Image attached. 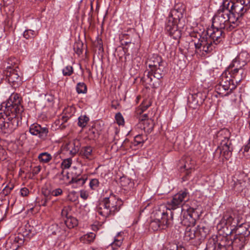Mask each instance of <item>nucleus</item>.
<instances>
[{
  "mask_svg": "<svg viewBox=\"0 0 250 250\" xmlns=\"http://www.w3.org/2000/svg\"><path fill=\"white\" fill-rule=\"evenodd\" d=\"M81 153L86 159H90L92 154V148L90 146H84L82 148Z\"/></svg>",
  "mask_w": 250,
  "mask_h": 250,
  "instance_id": "e433bc0d",
  "label": "nucleus"
},
{
  "mask_svg": "<svg viewBox=\"0 0 250 250\" xmlns=\"http://www.w3.org/2000/svg\"><path fill=\"white\" fill-rule=\"evenodd\" d=\"M235 6L241 9L239 13L243 18L250 8V0H223L218 10L232 15Z\"/></svg>",
  "mask_w": 250,
  "mask_h": 250,
  "instance_id": "6e6552de",
  "label": "nucleus"
},
{
  "mask_svg": "<svg viewBox=\"0 0 250 250\" xmlns=\"http://www.w3.org/2000/svg\"><path fill=\"white\" fill-rule=\"evenodd\" d=\"M201 95L202 93L200 92L190 94L188 96V101L189 102L193 103L194 105H199L203 102Z\"/></svg>",
  "mask_w": 250,
  "mask_h": 250,
  "instance_id": "cd10ccee",
  "label": "nucleus"
},
{
  "mask_svg": "<svg viewBox=\"0 0 250 250\" xmlns=\"http://www.w3.org/2000/svg\"><path fill=\"white\" fill-rule=\"evenodd\" d=\"M24 243L22 235H12L9 237L6 242V247L10 250H17Z\"/></svg>",
  "mask_w": 250,
  "mask_h": 250,
  "instance_id": "a211bd4d",
  "label": "nucleus"
},
{
  "mask_svg": "<svg viewBox=\"0 0 250 250\" xmlns=\"http://www.w3.org/2000/svg\"><path fill=\"white\" fill-rule=\"evenodd\" d=\"M165 206H160L155 213V218L149 223V229L153 231L159 229H166L172 223L173 213L171 212V216H168V212L165 210Z\"/></svg>",
  "mask_w": 250,
  "mask_h": 250,
  "instance_id": "0eeeda50",
  "label": "nucleus"
},
{
  "mask_svg": "<svg viewBox=\"0 0 250 250\" xmlns=\"http://www.w3.org/2000/svg\"><path fill=\"white\" fill-rule=\"evenodd\" d=\"M38 158L40 163L46 164L51 160L52 157L47 152H42L38 155Z\"/></svg>",
  "mask_w": 250,
  "mask_h": 250,
  "instance_id": "72a5a7b5",
  "label": "nucleus"
},
{
  "mask_svg": "<svg viewBox=\"0 0 250 250\" xmlns=\"http://www.w3.org/2000/svg\"><path fill=\"white\" fill-rule=\"evenodd\" d=\"M13 188L14 186L12 184L6 186L0 192V195L4 197L7 196L11 193Z\"/></svg>",
  "mask_w": 250,
  "mask_h": 250,
  "instance_id": "a18cd8bd",
  "label": "nucleus"
},
{
  "mask_svg": "<svg viewBox=\"0 0 250 250\" xmlns=\"http://www.w3.org/2000/svg\"><path fill=\"white\" fill-rule=\"evenodd\" d=\"M121 202L114 195L110 194L100 202L96 209L100 215L106 218L114 215L120 210Z\"/></svg>",
  "mask_w": 250,
  "mask_h": 250,
  "instance_id": "423d86ee",
  "label": "nucleus"
},
{
  "mask_svg": "<svg viewBox=\"0 0 250 250\" xmlns=\"http://www.w3.org/2000/svg\"><path fill=\"white\" fill-rule=\"evenodd\" d=\"M194 211V209L193 208H189L188 209V216L189 217L188 219H191L193 220V219L192 218V216L189 213L191 212H193ZM187 219L188 218H185L182 221V224L184 225L185 226H187L186 228V231L185 232L184 238L186 241H190L191 240L196 239L197 240V235L196 230V228L194 227V226H190V223H188L187 221Z\"/></svg>",
  "mask_w": 250,
  "mask_h": 250,
  "instance_id": "4468645a",
  "label": "nucleus"
},
{
  "mask_svg": "<svg viewBox=\"0 0 250 250\" xmlns=\"http://www.w3.org/2000/svg\"><path fill=\"white\" fill-rule=\"evenodd\" d=\"M81 147V143L79 140L75 139L72 142H69L67 145V149L70 153L75 155L79 150Z\"/></svg>",
  "mask_w": 250,
  "mask_h": 250,
  "instance_id": "393cba45",
  "label": "nucleus"
},
{
  "mask_svg": "<svg viewBox=\"0 0 250 250\" xmlns=\"http://www.w3.org/2000/svg\"><path fill=\"white\" fill-rule=\"evenodd\" d=\"M72 159L71 158H67L63 160L61 164V166L63 169L69 168L72 164Z\"/></svg>",
  "mask_w": 250,
  "mask_h": 250,
  "instance_id": "5fc2aeb1",
  "label": "nucleus"
},
{
  "mask_svg": "<svg viewBox=\"0 0 250 250\" xmlns=\"http://www.w3.org/2000/svg\"><path fill=\"white\" fill-rule=\"evenodd\" d=\"M189 198V193L188 190L185 188L175 194L172 199L167 202L166 205H161L160 206H165V211L167 212H170L171 214V210L182 207L183 205L188 200Z\"/></svg>",
  "mask_w": 250,
  "mask_h": 250,
  "instance_id": "1a4fd4ad",
  "label": "nucleus"
},
{
  "mask_svg": "<svg viewBox=\"0 0 250 250\" xmlns=\"http://www.w3.org/2000/svg\"><path fill=\"white\" fill-rule=\"evenodd\" d=\"M96 234L93 232H89L81 237V241L83 243L90 244L95 239Z\"/></svg>",
  "mask_w": 250,
  "mask_h": 250,
  "instance_id": "2f4dec72",
  "label": "nucleus"
},
{
  "mask_svg": "<svg viewBox=\"0 0 250 250\" xmlns=\"http://www.w3.org/2000/svg\"><path fill=\"white\" fill-rule=\"evenodd\" d=\"M89 187L92 190H96L100 185L99 180L96 178L91 179L89 182Z\"/></svg>",
  "mask_w": 250,
  "mask_h": 250,
  "instance_id": "09e8293b",
  "label": "nucleus"
},
{
  "mask_svg": "<svg viewBox=\"0 0 250 250\" xmlns=\"http://www.w3.org/2000/svg\"><path fill=\"white\" fill-rule=\"evenodd\" d=\"M232 233H235L236 236L243 235L245 238H248L250 234V226L249 224L242 223L240 221V223L237 225Z\"/></svg>",
  "mask_w": 250,
  "mask_h": 250,
  "instance_id": "4be33fe9",
  "label": "nucleus"
},
{
  "mask_svg": "<svg viewBox=\"0 0 250 250\" xmlns=\"http://www.w3.org/2000/svg\"><path fill=\"white\" fill-rule=\"evenodd\" d=\"M4 113L0 114V129L5 133L6 118L4 117Z\"/></svg>",
  "mask_w": 250,
  "mask_h": 250,
  "instance_id": "49530a36",
  "label": "nucleus"
},
{
  "mask_svg": "<svg viewBox=\"0 0 250 250\" xmlns=\"http://www.w3.org/2000/svg\"><path fill=\"white\" fill-rule=\"evenodd\" d=\"M193 166H189L187 162L184 165L183 167H181V172L184 173V175L182 177V181L185 182L188 180L189 176L191 173L193 168Z\"/></svg>",
  "mask_w": 250,
  "mask_h": 250,
  "instance_id": "c85d7f7f",
  "label": "nucleus"
},
{
  "mask_svg": "<svg viewBox=\"0 0 250 250\" xmlns=\"http://www.w3.org/2000/svg\"><path fill=\"white\" fill-rule=\"evenodd\" d=\"M213 248L211 250H227L226 247L221 244H218L217 247H212Z\"/></svg>",
  "mask_w": 250,
  "mask_h": 250,
  "instance_id": "680f3d73",
  "label": "nucleus"
},
{
  "mask_svg": "<svg viewBox=\"0 0 250 250\" xmlns=\"http://www.w3.org/2000/svg\"><path fill=\"white\" fill-rule=\"evenodd\" d=\"M21 98L17 93H13L9 99L0 105V114L4 113L6 118L5 133H11L19 126L24 108Z\"/></svg>",
  "mask_w": 250,
  "mask_h": 250,
  "instance_id": "f03ea898",
  "label": "nucleus"
},
{
  "mask_svg": "<svg viewBox=\"0 0 250 250\" xmlns=\"http://www.w3.org/2000/svg\"><path fill=\"white\" fill-rule=\"evenodd\" d=\"M87 180V177L85 175L80 176L79 175L77 177H73L71 180L69 181V184L76 183L79 186H83Z\"/></svg>",
  "mask_w": 250,
  "mask_h": 250,
  "instance_id": "473e14b6",
  "label": "nucleus"
},
{
  "mask_svg": "<svg viewBox=\"0 0 250 250\" xmlns=\"http://www.w3.org/2000/svg\"><path fill=\"white\" fill-rule=\"evenodd\" d=\"M185 7L182 4H177L170 11L166 23V31L169 35L175 40L181 37V31L178 29V24L183 17Z\"/></svg>",
  "mask_w": 250,
  "mask_h": 250,
  "instance_id": "39448f33",
  "label": "nucleus"
},
{
  "mask_svg": "<svg viewBox=\"0 0 250 250\" xmlns=\"http://www.w3.org/2000/svg\"><path fill=\"white\" fill-rule=\"evenodd\" d=\"M78 195L75 191L70 192L67 196V200L71 202H75L78 200Z\"/></svg>",
  "mask_w": 250,
  "mask_h": 250,
  "instance_id": "603ef678",
  "label": "nucleus"
},
{
  "mask_svg": "<svg viewBox=\"0 0 250 250\" xmlns=\"http://www.w3.org/2000/svg\"><path fill=\"white\" fill-rule=\"evenodd\" d=\"M197 240L199 241L204 239L208 234L209 229L208 227L203 226L199 225L197 228H196Z\"/></svg>",
  "mask_w": 250,
  "mask_h": 250,
  "instance_id": "a878e982",
  "label": "nucleus"
},
{
  "mask_svg": "<svg viewBox=\"0 0 250 250\" xmlns=\"http://www.w3.org/2000/svg\"><path fill=\"white\" fill-rule=\"evenodd\" d=\"M142 115H140V117H139V121H140V119L141 118H146V119H147V118H149L148 117V115L146 113H145V114H142Z\"/></svg>",
  "mask_w": 250,
  "mask_h": 250,
  "instance_id": "774afa93",
  "label": "nucleus"
},
{
  "mask_svg": "<svg viewBox=\"0 0 250 250\" xmlns=\"http://www.w3.org/2000/svg\"><path fill=\"white\" fill-rule=\"evenodd\" d=\"M247 179V177L244 173L239 174L237 177L234 176L233 190L238 193H242V195H245L247 190L246 188L248 185Z\"/></svg>",
  "mask_w": 250,
  "mask_h": 250,
  "instance_id": "2eb2a0df",
  "label": "nucleus"
},
{
  "mask_svg": "<svg viewBox=\"0 0 250 250\" xmlns=\"http://www.w3.org/2000/svg\"><path fill=\"white\" fill-rule=\"evenodd\" d=\"M146 139V136L143 135V133L137 135L134 137V145L136 146L141 144H143Z\"/></svg>",
  "mask_w": 250,
  "mask_h": 250,
  "instance_id": "ea45409f",
  "label": "nucleus"
},
{
  "mask_svg": "<svg viewBox=\"0 0 250 250\" xmlns=\"http://www.w3.org/2000/svg\"><path fill=\"white\" fill-rule=\"evenodd\" d=\"M120 38L122 40H126V41L124 42L125 45H127L129 43H133L136 42V41L139 39L138 34L135 32L134 28H129L126 31H125L120 35Z\"/></svg>",
  "mask_w": 250,
  "mask_h": 250,
  "instance_id": "f3484780",
  "label": "nucleus"
},
{
  "mask_svg": "<svg viewBox=\"0 0 250 250\" xmlns=\"http://www.w3.org/2000/svg\"><path fill=\"white\" fill-rule=\"evenodd\" d=\"M51 199V196L49 195L44 194V196L39 201V203L40 206L45 207L47 205V203Z\"/></svg>",
  "mask_w": 250,
  "mask_h": 250,
  "instance_id": "3c124183",
  "label": "nucleus"
},
{
  "mask_svg": "<svg viewBox=\"0 0 250 250\" xmlns=\"http://www.w3.org/2000/svg\"><path fill=\"white\" fill-rule=\"evenodd\" d=\"M247 75V71L245 69H237L233 68L232 69H226L222 74L223 78L227 77L228 79H230L236 83H239L243 79H245Z\"/></svg>",
  "mask_w": 250,
  "mask_h": 250,
  "instance_id": "ddd939ff",
  "label": "nucleus"
},
{
  "mask_svg": "<svg viewBox=\"0 0 250 250\" xmlns=\"http://www.w3.org/2000/svg\"><path fill=\"white\" fill-rule=\"evenodd\" d=\"M240 10L235 6L232 15L218 10L212 18V27L224 29L227 31L235 29L240 24L243 18L239 13Z\"/></svg>",
  "mask_w": 250,
  "mask_h": 250,
  "instance_id": "7ed1b4c3",
  "label": "nucleus"
},
{
  "mask_svg": "<svg viewBox=\"0 0 250 250\" xmlns=\"http://www.w3.org/2000/svg\"><path fill=\"white\" fill-rule=\"evenodd\" d=\"M248 238H245L243 235L236 236L233 239L231 245L232 250H242L248 243Z\"/></svg>",
  "mask_w": 250,
  "mask_h": 250,
  "instance_id": "412c9836",
  "label": "nucleus"
},
{
  "mask_svg": "<svg viewBox=\"0 0 250 250\" xmlns=\"http://www.w3.org/2000/svg\"><path fill=\"white\" fill-rule=\"evenodd\" d=\"M150 105L149 103L146 104L143 103L140 106V107L136 110V114L138 115H142V114H143V112L148 108Z\"/></svg>",
  "mask_w": 250,
  "mask_h": 250,
  "instance_id": "8fccbe9b",
  "label": "nucleus"
},
{
  "mask_svg": "<svg viewBox=\"0 0 250 250\" xmlns=\"http://www.w3.org/2000/svg\"><path fill=\"white\" fill-rule=\"evenodd\" d=\"M223 30L225 29L212 27V25L202 35L194 31L191 32L189 36L192 38L191 42L194 43L195 53L201 56L211 53L224 38Z\"/></svg>",
  "mask_w": 250,
  "mask_h": 250,
  "instance_id": "f257e3e1",
  "label": "nucleus"
},
{
  "mask_svg": "<svg viewBox=\"0 0 250 250\" xmlns=\"http://www.w3.org/2000/svg\"><path fill=\"white\" fill-rule=\"evenodd\" d=\"M20 193L22 197L27 196L29 193V189L26 188H21L20 190Z\"/></svg>",
  "mask_w": 250,
  "mask_h": 250,
  "instance_id": "052dcab7",
  "label": "nucleus"
},
{
  "mask_svg": "<svg viewBox=\"0 0 250 250\" xmlns=\"http://www.w3.org/2000/svg\"><path fill=\"white\" fill-rule=\"evenodd\" d=\"M64 224L68 229H72L77 226L78 224V220L74 217L69 215L64 220Z\"/></svg>",
  "mask_w": 250,
  "mask_h": 250,
  "instance_id": "7c9ffc66",
  "label": "nucleus"
},
{
  "mask_svg": "<svg viewBox=\"0 0 250 250\" xmlns=\"http://www.w3.org/2000/svg\"><path fill=\"white\" fill-rule=\"evenodd\" d=\"M38 34V31L31 29H27L24 31L23 36L26 39H29L35 37Z\"/></svg>",
  "mask_w": 250,
  "mask_h": 250,
  "instance_id": "4c0bfd02",
  "label": "nucleus"
},
{
  "mask_svg": "<svg viewBox=\"0 0 250 250\" xmlns=\"http://www.w3.org/2000/svg\"><path fill=\"white\" fill-rule=\"evenodd\" d=\"M70 118L65 116H62L61 118L56 120L54 122L56 128L58 129L63 130L69 125L68 121Z\"/></svg>",
  "mask_w": 250,
  "mask_h": 250,
  "instance_id": "bb28decb",
  "label": "nucleus"
},
{
  "mask_svg": "<svg viewBox=\"0 0 250 250\" xmlns=\"http://www.w3.org/2000/svg\"><path fill=\"white\" fill-rule=\"evenodd\" d=\"M70 211L71 209L69 207H64L62 210V216L67 218L69 215H71L69 214Z\"/></svg>",
  "mask_w": 250,
  "mask_h": 250,
  "instance_id": "13d9d810",
  "label": "nucleus"
},
{
  "mask_svg": "<svg viewBox=\"0 0 250 250\" xmlns=\"http://www.w3.org/2000/svg\"><path fill=\"white\" fill-rule=\"evenodd\" d=\"M241 219L240 216L236 215L232 210L229 209L224 212L220 224L227 227H229L230 233H232L237 225L240 223Z\"/></svg>",
  "mask_w": 250,
  "mask_h": 250,
  "instance_id": "9d476101",
  "label": "nucleus"
},
{
  "mask_svg": "<svg viewBox=\"0 0 250 250\" xmlns=\"http://www.w3.org/2000/svg\"><path fill=\"white\" fill-rule=\"evenodd\" d=\"M127 182V183H129V182H130V181L129 180V179H127L126 178H123L121 179V185L122 186H125V185L124 184V182Z\"/></svg>",
  "mask_w": 250,
  "mask_h": 250,
  "instance_id": "69168bd1",
  "label": "nucleus"
},
{
  "mask_svg": "<svg viewBox=\"0 0 250 250\" xmlns=\"http://www.w3.org/2000/svg\"><path fill=\"white\" fill-rule=\"evenodd\" d=\"M225 97H227V99L229 100V104L232 106L237 105L241 100V95L239 93H236L233 90L229 91L228 95Z\"/></svg>",
  "mask_w": 250,
  "mask_h": 250,
  "instance_id": "b1692460",
  "label": "nucleus"
},
{
  "mask_svg": "<svg viewBox=\"0 0 250 250\" xmlns=\"http://www.w3.org/2000/svg\"><path fill=\"white\" fill-rule=\"evenodd\" d=\"M162 250H179L178 249V247L177 246H174L173 249L172 250L168 247H164L162 249Z\"/></svg>",
  "mask_w": 250,
  "mask_h": 250,
  "instance_id": "338daca9",
  "label": "nucleus"
},
{
  "mask_svg": "<svg viewBox=\"0 0 250 250\" xmlns=\"http://www.w3.org/2000/svg\"><path fill=\"white\" fill-rule=\"evenodd\" d=\"M240 152H242L244 156L250 157V139L248 144L240 149Z\"/></svg>",
  "mask_w": 250,
  "mask_h": 250,
  "instance_id": "c03bdc74",
  "label": "nucleus"
},
{
  "mask_svg": "<svg viewBox=\"0 0 250 250\" xmlns=\"http://www.w3.org/2000/svg\"><path fill=\"white\" fill-rule=\"evenodd\" d=\"M235 58L240 62L242 64L246 65L250 61V55L247 51H243Z\"/></svg>",
  "mask_w": 250,
  "mask_h": 250,
  "instance_id": "c756f323",
  "label": "nucleus"
},
{
  "mask_svg": "<svg viewBox=\"0 0 250 250\" xmlns=\"http://www.w3.org/2000/svg\"><path fill=\"white\" fill-rule=\"evenodd\" d=\"M244 64H242L240 62L238 61L237 59L235 58L229 64L227 69H232L233 68H237V69H245Z\"/></svg>",
  "mask_w": 250,
  "mask_h": 250,
  "instance_id": "c9c22d12",
  "label": "nucleus"
},
{
  "mask_svg": "<svg viewBox=\"0 0 250 250\" xmlns=\"http://www.w3.org/2000/svg\"><path fill=\"white\" fill-rule=\"evenodd\" d=\"M123 239L124 238L122 236V232H119L115 236L114 242L112 243L113 250H117V248H116L115 247L117 248L120 247L123 243Z\"/></svg>",
  "mask_w": 250,
  "mask_h": 250,
  "instance_id": "f704fd0d",
  "label": "nucleus"
},
{
  "mask_svg": "<svg viewBox=\"0 0 250 250\" xmlns=\"http://www.w3.org/2000/svg\"><path fill=\"white\" fill-rule=\"evenodd\" d=\"M62 194V190L60 188H57L53 190L51 192L52 196L57 197Z\"/></svg>",
  "mask_w": 250,
  "mask_h": 250,
  "instance_id": "bf43d9fd",
  "label": "nucleus"
},
{
  "mask_svg": "<svg viewBox=\"0 0 250 250\" xmlns=\"http://www.w3.org/2000/svg\"><path fill=\"white\" fill-rule=\"evenodd\" d=\"M89 135L92 139L97 137L99 135L98 131L95 128L92 127L89 130Z\"/></svg>",
  "mask_w": 250,
  "mask_h": 250,
  "instance_id": "6e6d98bb",
  "label": "nucleus"
},
{
  "mask_svg": "<svg viewBox=\"0 0 250 250\" xmlns=\"http://www.w3.org/2000/svg\"><path fill=\"white\" fill-rule=\"evenodd\" d=\"M41 170V167L40 166L34 167L32 169V173L33 175L38 174Z\"/></svg>",
  "mask_w": 250,
  "mask_h": 250,
  "instance_id": "e2e57ef3",
  "label": "nucleus"
},
{
  "mask_svg": "<svg viewBox=\"0 0 250 250\" xmlns=\"http://www.w3.org/2000/svg\"><path fill=\"white\" fill-rule=\"evenodd\" d=\"M75 112V108L73 106H67L63 110L64 116L68 117L69 118L74 114Z\"/></svg>",
  "mask_w": 250,
  "mask_h": 250,
  "instance_id": "37998d69",
  "label": "nucleus"
},
{
  "mask_svg": "<svg viewBox=\"0 0 250 250\" xmlns=\"http://www.w3.org/2000/svg\"><path fill=\"white\" fill-rule=\"evenodd\" d=\"M230 137V132L227 128L221 129L216 134V139L220 145L214 152V158H218L219 162L222 164L225 159L229 160L232 155L233 148Z\"/></svg>",
  "mask_w": 250,
  "mask_h": 250,
  "instance_id": "20e7f679",
  "label": "nucleus"
},
{
  "mask_svg": "<svg viewBox=\"0 0 250 250\" xmlns=\"http://www.w3.org/2000/svg\"><path fill=\"white\" fill-rule=\"evenodd\" d=\"M115 120L116 121L117 124L119 125H124L125 124V120L122 115V114L120 112H118L116 114L115 116Z\"/></svg>",
  "mask_w": 250,
  "mask_h": 250,
  "instance_id": "de8ad7c7",
  "label": "nucleus"
},
{
  "mask_svg": "<svg viewBox=\"0 0 250 250\" xmlns=\"http://www.w3.org/2000/svg\"><path fill=\"white\" fill-rule=\"evenodd\" d=\"M73 73V68L72 66L67 65L62 69V74L63 76H69Z\"/></svg>",
  "mask_w": 250,
  "mask_h": 250,
  "instance_id": "864d4df0",
  "label": "nucleus"
},
{
  "mask_svg": "<svg viewBox=\"0 0 250 250\" xmlns=\"http://www.w3.org/2000/svg\"><path fill=\"white\" fill-rule=\"evenodd\" d=\"M29 132L33 135L38 136L41 139L47 138L49 130L46 126H42L38 124H33L29 127Z\"/></svg>",
  "mask_w": 250,
  "mask_h": 250,
  "instance_id": "dca6fc26",
  "label": "nucleus"
},
{
  "mask_svg": "<svg viewBox=\"0 0 250 250\" xmlns=\"http://www.w3.org/2000/svg\"><path fill=\"white\" fill-rule=\"evenodd\" d=\"M83 46V44L81 43H77L74 44V50L76 53L78 55H80L82 53L83 50L82 49V47Z\"/></svg>",
  "mask_w": 250,
  "mask_h": 250,
  "instance_id": "4d7b16f0",
  "label": "nucleus"
},
{
  "mask_svg": "<svg viewBox=\"0 0 250 250\" xmlns=\"http://www.w3.org/2000/svg\"><path fill=\"white\" fill-rule=\"evenodd\" d=\"M236 85L233 83V80L223 77L222 75L221 81L215 87L216 93L222 97H225L228 95L229 91L234 90Z\"/></svg>",
  "mask_w": 250,
  "mask_h": 250,
  "instance_id": "9b49d317",
  "label": "nucleus"
},
{
  "mask_svg": "<svg viewBox=\"0 0 250 250\" xmlns=\"http://www.w3.org/2000/svg\"><path fill=\"white\" fill-rule=\"evenodd\" d=\"M4 74L8 83L14 88L18 87L21 83V73L18 66H16L14 69L5 70Z\"/></svg>",
  "mask_w": 250,
  "mask_h": 250,
  "instance_id": "f8f14e48",
  "label": "nucleus"
},
{
  "mask_svg": "<svg viewBox=\"0 0 250 250\" xmlns=\"http://www.w3.org/2000/svg\"><path fill=\"white\" fill-rule=\"evenodd\" d=\"M164 68V65H162L157 67V68H155L154 69H147L145 72L144 76L145 77H146L148 79H149L150 82L152 81V76L158 80H160L163 77Z\"/></svg>",
  "mask_w": 250,
  "mask_h": 250,
  "instance_id": "6ab92c4d",
  "label": "nucleus"
},
{
  "mask_svg": "<svg viewBox=\"0 0 250 250\" xmlns=\"http://www.w3.org/2000/svg\"><path fill=\"white\" fill-rule=\"evenodd\" d=\"M89 121V118L85 115H82L78 118V125L82 127H85Z\"/></svg>",
  "mask_w": 250,
  "mask_h": 250,
  "instance_id": "a19ab883",
  "label": "nucleus"
},
{
  "mask_svg": "<svg viewBox=\"0 0 250 250\" xmlns=\"http://www.w3.org/2000/svg\"><path fill=\"white\" fill-rule=\"evenodd\" d=\"M81 197L83 199H86L88 197V194L84 191H81L80 193Z\"/></svg>",
  "mask_w": 250,
  "mask_h": 250,
  "instance_id": "0e129e2a",
  "label": "nucleus"
},
{
  "mask_svg": "<svg viewBox=\"0 0 250 250\" xmlns=\"http://www.w3.org/2000/svg\"><path fill=\"white\" fill-rule=\"evenodd\" d=\"M162 58L157 54H153L146 62L149 69H154L163 64Z\"/></svg>",
  "mask_w": 250,
  "mask_h": 250,
  "instance_id": "5701e85b",
  "label": "nucleus"
},
{
  "mask_svg": "<svg viewBox=\"0 0 250 250\" xmlns=\"http://www.w3.org/2000/svg\"><path fill=\"white\" fill-rule=\"evenodd\" d=\"M154 123L151 118H141L140 121L137 125V127L140 128L144 132L149 133L153 129Z\"/></svg>",
  "mask_w": 250,
  "mask_h": 250,
  "instance_id": "aec40b11",
  "label": "nucleus"
},
{
  "mask_svg": "<svg viewBox=\"0 0 250 250\" xmlns=\"http://www.w3.org/2000/svg\"><path fill=\"white\" fill-rule=\"evenodd\" d=\"M17 61V60L15 58H9L7 61L8 65L7 66L6 70L14 69L16 66H18L16 63Z\"/></svg>",
  "mask_w": 250,
  "mask_h": 250,
  "instance_id": "79ce46f5",
  "label": "nucleus"
},
{
  "mask_svg": "<svg viewBox=\"0 0 250 250\" xmlns=\"http://www.w3.org/2000/svg\"><path fill=\"white\" fill-rule=\"evenodd\" d=\"M76 89L78 94H85L87 92V86L84 83H78Z\"/></svg>",
  "mask_w": 250,
  "mask_h": 250,
  "instance_id": "58836bf2",
  "label": "nucleus"
}]
</instances>
